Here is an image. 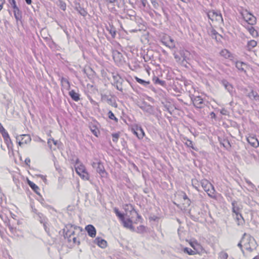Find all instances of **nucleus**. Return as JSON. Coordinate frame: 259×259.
I'll list each match as a JSON object with an SVG mask.
<instances>
[{"label": "nucleus", "instance_id": "20e7f679", "mask_svg": "<svg viewBox=\"0 0 259 259\" xmlns=\"http://www.w3.org/2000/svg\"><path fill=\"white\" fill-rule=\"evenodd\" d=\"M201 186L204 190L207 192V194L210 197L214 196V189L212 185L206 180H203L201 182Z\"/></svg>", "mask_w": 259, "mask_h": 259}, {"label": "nucleus", "instance_id": "b1692460", "mask_svg": "<svg viewBox=\"0 0 259 259\" xmlns=\"http://www.w3.org/2000/svg\"><path fill=\"white\" fill-rule=\"evenodd\" d=\"M7 144L11 142V139L7 132L5 130L1 133Z\"/></svg>", "mask_w": 259, "mask_h": 259}, {"label": "nucleus", "instance_id": "5fc2aeb1", "mask_svg": "<svg viewBox=\"0 0 259 259\" xmlns=\"http://www.w3.org/2000/svg\"><path fill=\"white\" fill-rule=\"evenodd\" d=\"M246 182L249 186H250L252 188L253 187V185L250 181H246Z\"/></svg>", "mask_w": 259, "mask_h": 259}, {"label": "nucleus", "instance_id": "f3484780", "mask_svg": "<svg viewBox=\"0 0 259 259\" xmlns=\"http://www.w3.org/2000/svg\"><path fill=\"white\" fill-rule=\"evenodd\" d=\"M132 131L139 139H142L145 136V133L141 127H137Z\"/></svg>", "mask_w": 259, "mask_h": 259}, {"label": "nucleus", "instance_id": "bf43d9fd", "mask_svg": "<svg viewBox=\"0 0 259 259\" xmlns=\"http://www.w3.org/2000/svg\"><path fill=\"white\" fill-rule=\"evenodd\" d=\"M242 245H243V243L241 242V241L240 243H238V246L240 248H242Z\"/></svg>", "mask_w": 259, "mask_h": 259}, {"label": "nucleus", "instance_id": "37998d69", "mask_svg": "<svg viewBox=\"0 0 259 259\" xmlns=\"http://www.w3.org/2000/svg\"><path fill=\"white\" fill-rule=\"evenodd\" d=\"M8 1L13 8H16L17 7L15 0H8Z\"/></svg>", "mask_w": 259, "mask_h": 259}, {"label": "nucleus", "instance_id": "1a4fd4ad", "mask_svg": "<svg viewBox=\"0 0 259 259\" xmlns=\"http://www.w3.org/2000/svg\"><path fill=\"white\" fill-rule=\"evenodd\" d=\"M17 141L21 146L23 144L29 143L31 141V138L29 135H22L17 137Z\"/></svg>", "mask_w": 259, "mask_h": 259}, {"label": "nucleus", "instance_id": "9b49d317", "mask_svg": "<svg viewBox=\"0 0 259 259\" xmlns=\"http://www.w3.org/2000/svg\"><path fill=\"white\" fill-rule=\"evenodd\" d=\"M48 144L50 149L52 150H55L61 146V143L54 139L50 138L48 140Z\"/></svg>", "mask_w": 259, "mask_h": 259}, {"label": "nucleus", "instance_id": "c85d7f7f", "mask_svg": "<svg viewBox=\"0 0 259 259\" xmlns=\"http://www.w3.org/2000/svg\"><path fill=\"white\" fill-rule=\"evenodd\" d=\"M189 244L190 246L194 249L193 250L196 251L197 253L200 248V244L196 241H191L189 243Z\"/></svg>", "mask_w": 259, "mask_h": 259}, {"label": "nucleus", "instance_id": "bb28decb", "mask_svg": "<svg viewBox=\"0 0 259 259\" xmlns=\"http://www.w3.org/2000/svg\"><path fill=\"white\" fill-rule=\"evenodd\" d=\"M257 45V42L254 40H251L249 41H248L246 48L248 50L250 51L252 50L253 48L256 47Z\"/></svg>", "mask_w": 259, "mask_h": 259}, {"label": "nucleus", "instance_id": "2f4dec72", "mask_svg": "<svg viewBox=\"0 0 259 259\" xmlns=\"http://www.w3.org/2000/svg\"><path fill=\"white\" fill-rule=\"evenodd\" d=\"M142 108L144 111L150 114L152 113L153 111L152 107L150 105H145L144 106L142 107Z\"/></svg>", "mask_w": 259, "mask_h": 259}, {"label": "nucleus", "instance_id": "f257e3e1", "mask_svg": "<svg viewBox=\"0 0 259 259\" xmlns=\"http://www.w3.org/2000/svg\"><path fill=\"white\" fill-rule=\"evenodd\" d=\"M241 242L245 249L250 251L255 249L256 243L255 239L250 235L245 233L243 235Z\"/></svg>", "mask_w": 259, "mask_h": 259}, {"label": "nucleus", "instance_id": "5701e85b", "mask_svg": "<svg viewBox=\"0 0 259 259\" xmlns=\"http://www.w3.org/2000/svg\"><path fill=\"white\" fill-rule=\"evenodd\" d=\"M69 95L71 98L75 101H78L79 100V95L78 93L75 92L74 90H71L69 92Z\"/></svg>", "mask_w": 259, "mask_h": 259}, {"label": "nucleus", "instance_id": "09e8293b", "mask_svg": "<svg viewBox=\"0 0 259 259\" xmlns=\"http://www.w3.org/2000/svg\"><path fill=\"white\" fill-rule=\"evenodd\" d=\"M227 112H228L225 109H223L221 111V113L223 115H227Z\"/></svg>", "mask_w": 259, "mask_h": 259}, {"label": "nucleus", "instance_id": "4468645a", "mask_svg": "<svg viewBox=\"0 0 259 259\" xmlns=\"http://www.w3.org/2000/svg\"><path fill=\"white\" fill-rule=\"evenodd\" d=\"M220 54L225 59H229L230 60H232L234 58L233 55L227 49L222 50L220 52Z\"/></svg>", "mask_w": 259, "mask_h": 259}, {"label": "nucleus", "instance_id": "a211bd4d", "mask_svg": "<svg viewBox=\"0 0 259 259\" xmlns=\"http://www.w3.org/2000/svg\"><path fill=\"white\" fill-rule=\"evenodd\" d=\"M182 199H183V205L184 209H186L187 207H188L190 204H191V201L188 198L187 196L185 193H183L182 194Z\"/></svg>", "mask_w": 259, "mask_h": 259}, {"label": "nucleus", "instance_id": "72a5a7b5", "mask_svg": "<svg viewBox=\"0 0 259 259\" xmlns=\"http://www.w3.org/2000/svg\"><path fill=\"white\" fill-rule=\"evenodd\" d=\"M232 205L233 206L232 210H233V213H234L235 214H236L237 213H240L239 208L237 206V203L236 202H233L232 203Z\"/></svg>", "mask_w": 259, "mask_h": 259}, {"label": "nucleus", "instance_id": "412c9836", "mask_svg": "<svg viewBox=\"0 0 259 259\" xmlns=\"http://www.w3.org/2000/svg\"><path fill=\"white\" fill-rule=\"evenodd\" d=\"M246 28L252 37H255L258 36L257 31L252 26H248Z\"/></svg>", "mask_w": 259, "mask_h": 259}, {"label": "nucleus", "instance_id": "a19ab883", "mask_svg": "<svg viewBox=\"0 0 259 259\" xmlns=\"http://www.w3.org/2000/svg\"><path fill=\"white\" fill-rule=\"evenodd\" d=\"M146 228L144 226H140L137 228V231L139 233H143L145 231Z\"/></svg>", "mask_w": 259, "mask_h": 259}, {"label": "nucleus", "instance_id": "7ed1b4c3", "mask_svg": "<svg viewBox=\"0 0 259 259\" xmlns=\"http://www.w3.org/2000/svg\"><path fill=\"white\" fill-rule=\"evenodd\" d=\"M189 52L186 50H181L178 53L175 52L174 56L176 61L179 63L183 64L185 61H187L188 55Z\"/></svg>", "mask_w": 259, "mask_h": 259}, {"label": "nucleus", "instance_id": "a18cd8bd", "mask_svg": "<svg viewBox=\"0 0 259 259\" xmlns=\"http://www.w3.org/2000/svg\"><path fill=\"white\" fill-rule=\"evenodd\" d=\"M154 8L157 9L158 7V4L156 0H150Z\"/></svg>", "mask_w": 259, "mask_h": 259}, {"label": "nucleus", "instance_id": "aec40b11", "mask_svg": "<svg viewBox=\"0 0 259 259\" xmlns=\"http://www.w3.org/2000/svg\"><path fill=\"white\" fill-rule=\"evenodd\" d=\"M235 64L236 68L239 70L245 72V70L247 67V65L245 63L240 61H237Z\"/></svg>", "mask_w": 259, "mask_h": 259}, {"label": "nucleus", "instance_id": "8fccbe9b", "mask_svg": "<svg viewBox=\"0 0 259 259\" xmlns=\"http://www.w3.org/2000/svg\"><path fill=\"white\" fill-rule=\"evenodd\" d=\"M4 3V0H0V11L3 8V6Z\"/></svg>", "mask_w": 259, "mask_h": 259}, {"label": "nucleus", "instance_id": "49530a36", "mask_svg": "<svg viewBox=\"0 0 259 259\" xmlns=\"http://www.w3.org/2000/svg\"><path fill=\"white\" fill-rule=\"evenodd\" d=\"M69 228V229L70 230H72V229H75L76 227H74V226H73L72 225H69L66 226L65 229H64V231H66V229H68Z\"/></svg>", "mask_w": 259, "mask_h": 259}, {"label": "nucleus", "instance_id": "cd10ccee", "mask_svg": "<svg viewBox=\"0 0 259 259\" xmlns=\"http://www.w3.org/2000/svg\"><path fill=\"white\" fill-rule=\"evenodd\" d=\"M27 183L34 192H35L37 194H38V190L39 189L36 185L29 180H27Z\"/></svg>", "mask_w": 259, "mask_h": 259}, {"label": "nucleus", "instance_id": "603ef678", "mask_svg": "<svg viewBox=\"0 0 259 259\" xmlns=\"http://www.w3.org/2000/svg\"><path fill=\"white\" fill-rule=\"evenodd\" d=\"M40 177L41 178V179L44 181H47V179H46V178L45 176H42V175H40Z\"/></svg>", "mask_w": 259, "mask_h": 259}, {"label": "nucleus", "instance_id": "393cba45", "mask_svg": "<svg viewBox=\"0 0 259 259\" xmlns=\"http://www.w3.org/2000/svg\"><path fill=\"white\" fill-rule=\"evenodd\" d=\"M13 12L16 19L17 20H20L22 17L21 13L18 7L16 8H13Z\"/></svg>", "mask_w": 259, "mask_h": 259}, {"label": "nucleus", "instance_id": "0e129e2a", "mask_svg": "<svg viewBox=\"0 0 259 259\" xmlns=\"http://www.w3.org/2000/svg\"><path fill=\"white\" fill-rule=\"evenodd\" d=\"M30 162V160L29 159L28 160H27V162Z\"/></svg>", "mask_w": 259, "mask_h": 259}, {"label": "nucleus", "instance_id": "864d4df0", "mask_svg": "<svg viewBox=\"0 0 259 259\" xmlns=\"http://www.w3.org/2000/svg\"><path fill=\"white\" fill-rule=\"evenodd\" d=\"M5 130V129L4 128V127L3 126L2 124L0 123V132L1 133L2 132H3Z\"/></svg>", "mask_w": 259, "mask_h": 259}, {"label": "nucleus", "instance_id": "6e6552de", "mask_svg": "<svg viewBox=\"0 0 259 259\" xmlns=\"http://www.w3.org/2000/svg\"><path fill=\"white\" fill-rule=\"evenodd\" d=\"M124 209L125 210L124 215L128 213V214L131 216V217H138L140 218L137 211L134 209L133 206L131 205H125L124 206Z\"/></svg>", "mask_w": 259, "mask_h": 259}, {"label": "nucleus", "instance_id": "423d86ee", "mask_svg": "<svg viewBox=\"0 0 259 259\" xmlns=\"http://www.w3.org/2000/svg\"><path fill=\"white\" fill-rule=\"evenodd\" d=\"M207 16L212 22H221L223 21L222 15L219 12L210 11L208 12Z\"/></svg>", "mask_w": 259, "mask_h": 259}, {"label": "nucleus", "instance_id": "f704fd0d", "mask_svg": "<svg viewBox=\"0 0 259 259\" xmlns=\"http://www.w3.org/2000/svg\"><path fill=\"white\" fill-rule=\"evenodd\" d=\"M183 251L185 253H186L189 255H195L197 253L196 251L193 250L188 247L184 248Z\"/></svg>", "mask_w": 259, "mask_h": 259}, {"label": "nucleus", "instance_id": "c03bdc74", "mask_svg": "<svg viewBox=\"0 0 259 259\" xmlns=\"http://www.w3.org/2000/svg\"><path fill=\"white\" fill-rule=\"evenodd\" d=\"M119 135L118 134H112V140L114 142H116L118 139Z\"/></svg>", "mask_w": 259, "mask_h": 259}, {"label": "nucleus", "instance_id": "9d476101", "mask_svg": "<svg viewBox=\"0 0 259 259\" xmlns=\"http://www.w3.org/2000/svg\"><path fill=\"white\" fill-rule=\"evenodd\" d=\"M92 166L96 169L97 171L103 177L106 174L104 167L103 165L100 162H93Z\"/></svg>", "mask_w": 259, "mask_h": 259}, {"label": "nucleus", "instance_id": "39448f33", "mask_svg": "<svg viewBox=\"0 0 259 259\" xmlns=\"http://www.w3.org/2000/svg\"><path fill=\"white\" fill-rule=\"evenodd\" d=\"M135 217H131V215L128 214V213H126L123 219L121 221L123 226L130 230L134 231V227L133 226V219Z\"/></svg>", "mask_w": 259, "mask_h": 259}, {"label": "nucleus", "instance_id": "6e6d98bb", "mask_svg": "<svg viewBox=\"0 0 259 259\" xmlns=\"http://www.w3.org/2000/svg\"><path fill=\"white\" fill-rule=\"evenodd\" d=\"M210 115L211 118H215V114L213 112H211Z\"/></svg>", "mask_w": 259, "mask_h": 259}, {"label": "nucleus", "instance_id": "a878e982", "mask_svg": "<svg viewBox=\"0 0 259 259\" xmlns=\"http://www.w3.org/2000/svg\"><path fill=\"white\" fill-rule=\"evenodd\" d=\"M235 219L238 225H242L244 223V220L242 215L239 213L235 214Z\"/></svg>", "mask_w": 259, "mask_h": 259}, {"label": "nucleus", "instance_id": "473e14b6", "mask_svg": "<svg viewBox=\"0 0 259 259\" xmlns=\"http://www.w3.org/2000/svg\"><path fill=\"white\" fill-rule=\"evenodd\" d=\"M114 211L120 221L123 220L125 217L124 214L121 213L117 208L115 207L114 208Z\"/></svg>", "mask_w": 259, "mask_h": 259}, {"label": "nucleus", "instance_id": "4c0bfd02", "mask_svg": "<svg viewBox=\"0 0 259 259\" xmlns=\"http://www.w3.org/2000/svg\"><path fill=\"white\" fill-rule=\"evenodd\" d=\"M91 131L92 133L96 137H98V135L99 134V130L96 127H91Z\"/></svg>", "mask_w": 259, "mask_h": 259}, {"label": "nucleus", "instance_id": "f03ea898", "mask_svg": "<svg viewBox=\"0 0 259 259\" xmlns=\"http://www.w3.org/2000/svg\"><path fill=\"white\" fill-rule=\"evenodd\" d=\"M75 168L77 174L83 180H88L89 175L85 166L77 160L75 165Z\"/></svg>", "mask_w": 259, "mask_h": 259}, {"label": "nucleus", "instance_id": "3c124183", "mask_svg": "<svg viewBox=\"0 0 259 259\" xmlns=\"http://www.w3.org/2000/svg\"><path fill=\"white\" fill-rule=\"evenodd\" d=\"M143 6L145 7L146 6L147 1L146 0H141Z\"/></svg>", "mask_w": 259, "mask_h": 259}, {"label": "nucleus", "instance_id": "4be33fe9", "mask_svg": "<svg viewBox=\"0 0 259 259\" xmlns=\"http://www.w3.org/2000/svg\"><path fill=\"white\" fill-rule=\"evenodd\" d=\"M61 82L63 88L66 89L67 90H69L70 89V85L67 79L63 77L61 78Z\"/></svg>", "mask_w": 259, "mask_h": 259}, {"label": "nucleus", "instance_id": "4d7b16f0", "mask_svg": "<svg viewBox=\"0 0 259 259\" xmlns=\"http://www.w3.org/2000/svg\"><path fill=\"white\" fill-rule=\"evenodd\" d=\"M25 1L28 5H30L31 4V0H25Z\"/></svg>", "mask_w": 259, "mask_h": 259}, {"label": "nucleus", "instance_id": "c756f323", "mask_svg": "<svg viewBox=\"0 0 259 259\" xmlns=\"http://www.w3.org/2000/svg\"><path fill=\"white\" fill-rule=\"evenodd\" d=\"M248 96L252 100H259V96L257 93L254 91H251L248 94Z\"/></svg>", "mask_w": 259, "mask_h": 259}, {"label": "nucleus", "instance_id": "ddd939ff", "mask_svg": "<svg viewBox=\"0 0 259 259\" xmlns=\"http://www.w3.org/2000/svg\"><path fill=\"white\" fill-rule=\"evenodd\" d=\"M247 140L248 143L253 147L256 148L259 146L258 141L254 136H249L247 138Z\"/></svg>", "mask_w": 259, "mask_h": 259}, {"label": "nucleus", "instance_id": "7c9ffc66", "mask_svg": "<svg viewBox=\"0 0 259 259\" xmlns=\"http://www.w3.org/2000/svg\"><path fill=\"white\" fill-rule=\"evenodd\" d=\"M222 83L224 87L225 88V89L227 90L230 93L232 91V86L228 82L226 81H223L222 82Z\"/></svg>", "mask_w": 259, "mask_h": 259}, {"label": "nucleus", "instance_id": "13d9d810", "mask_svg": "<svg viewBox=\"0 0 259 259\" xmlns=\"http://www.w3.org/2000/svg\"><path fill=\"white\" fill-rule=\"evenodd\" d=\"M110 3H114L116 2V0H106Z\"/></svg>", "mask_w": 259, "mask_h": 259}, {"label": "nucleus", "instance_id": "dca6fc26", "mask_svg": "<svg viewBox=\"0 0 259 259\" xmlns=\"http://www.w3.org/2000/svg\"><path fill=\"white\" fill-rule=\"evenodd\" d=\"M194 105L197 108H202L203 104V100L199 96L195 97L193 99Z\"/></svg>", "mask_w": 259, "mask_h": 259}, {"label": "nucleus", "instance_id": "de8ad7c7", "mask_svg": "<svg viewBox=\"0 0 259 259\" xmlns=\"http://www.w3.org/2000/svg\"><path fill=\"white\" fill-rule=\"evenodd\" d=\"M74 234V231H71L70 230V231H69L68 230H67L66 232V234L67 235H69V236H70L71 235H73Z\"/></svg>", "mask_w": 259, "mask_h": 259}, {"label": "nucleus", "instance_id": "69168bd1", "mask_svg": "<svg viewBox=\"0 0 259 259\" xmlns=\"http://www.w3.org/2000/svg\"><path fill=\"white\" fill-rule=\"evenodd\" d=\"M30 162V160L29 159L28 160H27V162Z\"/></svg>", "mask_w": 259, "mask_h": 259}, {"label": "nucleus", "instance_id": "680f3d73", "mask_svg": "<svg viewBox=\"0 0 259 259\" xmlns=\"http://www.w3.org/2000/svg\"><path fill=\"white\" fill-rule=\"evenodd\" d=\"M156 82H160L161 81L159 79H157Z\"/></svg>", "mask_w": 259, "mask_h": 259}, {"label": "nucleus", "instance_id": "0eeeda50", "mask_svg": "<svg viewBox=\"0 0 259 259\" xmlns=\"http://www.w3.org/2000/svg\"><path fill=\"white\" fill-rule=\"evenodd\" d=\"M244 19L250 25H253L256 23V18L251 13L245 12L243 14Z\"/></svg>", "mask_w": 259, "mask_h": 259}, {"label": "nucleus", "instance_id": "58836bf2", "mask_svg": "<svg viewBox=\"0 0 259 259\" xmlns=\"http://www.w3.org/2000/svg\"><path fill=\"white\" fill-rule=\"evenodd\" d=\"M185 144L189 147L192 148L193 149H195L194 147H193V142L188 139H187L185 142Z\"/></svg>", "mask_w": 259, "mask_h": 259}, {"label": "nucleus", "instance_id": "2eb2a0df", "mask_svg": "<svg viewBox=\"0 0 259 259\" xmlns=\"http://www.w3.org/2000/svg\"><path fill=\"white\" fill-rule=\"evenodd\" d=\"M85 230L87 231L88 235L91 237H95L96 234V230L95 228L92 225H89L85 227Z\"/></svg>", "mask_w": 259, "mask_h": 259}, {"label": "nucleus", "instance_id": "79ce46f5", "mask_svg": "<svg viewBox=\"0 0 259 259\" xmlns=\"http://www.w3.org/2000/svg\"><path fill=\"white\" fill-rule=\"evenodd\" d=\"M108 117L111 119H114L116 121H117V119L115 117L114 114L111 111H109L108 112Z\"/></svg>", "mask_w": 259, "mask_h": 259}, {"label": "nucleus", "instance_id": "e433bc0d", "mask_svg": "<svg viewBox=\"0 0 259 259\" xmlns=\"http://www.w3.org/2000/svg\"><path fill=\"white\" fill-rule=\"evenodd\" d=\"M228 257V254L224 251H222L219 254V259H227Z\"/></svg>", "mask_w": 259, "mask_h": 259}, {"label": "nucleus", "instance_id": "052dcab7", "mask_svg": "<svg viewBox=\"0 0 259 259\" xmlns=\"http://www.w3.org/2000/svg\"><path fill=\"white\" fill-rule=\"evenodd\" d=\"M253 259H259V256H256L254 257Z\"/></svg>", "mask_w": 259, "mask_h": 259}, {"label": "nucleus", "instance_id": "c9c22d12", "mask_svg": "<svg viewBox=\"0 0 259 259\" xmlns=\"http://www.w3.org/2000/svg\"><path fill=\"white\" fill-rule=\"evenodd\" d=\"M135 79L139 83L143 84L144 85H145V86L147 85L148 84H149V81H146L145 80H143L142 79H140V78H138V77H135Z\"/></svg>", "mask_w": 259, "mask_h": 259}, {"label": "nucleus", "instance_id": "ea45409f", "mask_svg": "<svg viewBox=\"0 0 259 259\" xmlns=\"http://www.w3.org/2000/svg\"><path fill=\"white\" fill-rule=\"evenodd\" d=\"M108 31H109L110 33L112 35V37H115V35H116V30L115 28L111 27L110 29H108Z\"/></svg>", "mask_w": 259, "mask_h": 259}, {"label": "nucleus", "instance_id": "6ab92c4d", "mask_svg": "<svg viewBox=\"0 0 259 259\" xmlns=\"http://www.w3.org/2000/svg\"><path fill=\"white\" fill-rule=\"evenodd\" d=\"M99 247L104 248L107 246V242L104 240L100 238H97L94 241Z\"/></svg>", "mask_w": 259, "mask_h": 259}, {"label": "nucleus", "instance_id": "f8f14e48", "mask_svg": "<svg viewBox=\"0 0 259 259\" xmlns=\"http://www.w3.org/2000/svg\"><path fill=\"white\" fill-rule=\"evenodd\" d=\"M162 42L166 46L170 49H172L175 47V44L174 40L170 36H167L163 38Z\"/></svg>", "mask_w": 259, "mask_h": 259}, {"label": "nucleus", "instance_id": "e2e57ef3", "mask_svg": "<svg viewBox=\"0 0 259 259\" xmlns=\"http://www.w3.org/2000/svg\"><path fill=\"white\" fill-rule=\"evenodd\" d=\"M39 141H40V142H44V141H43V140H42L41 139H40V138H39Z\"/></svg>", "mask_w": 259, "mask_h": 259}]
</instances>
